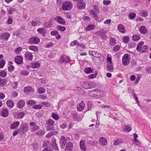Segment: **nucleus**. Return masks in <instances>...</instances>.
<instances>
[{
  "label": "nucleus",
  "instance_id": "33",
  "mask_svg": "<svg viewBox=\"0 0 151 151\" xmlns=\"http://www.w3.org/2000/svg\"><path fill=\"white\" fill-rule=\"evenodd\" d=\"M52 146L53 149L55 150H58L59 149L56 143V141L55 140L53 142L52 144Z\"/></svg>",
  "mask_w": 151,
  "mask_h": 151
},
{
  "label": "nucleus",
  "instance_id": "18",
  "mask_svg": "<svg viewBox=\"0 0 151 151\" xmlns=\"http://www.w3.org/2000/svg\"><path fill=\"white\" fill-rule=\"evenodd\" d=\"M17 104V107L19 109H21L24 106L25 102L24 100L22 99L18 102Z\"/></svg>",
  "mask_w": 151,
  "mask_h": 151
},
{
  "label": "nucleus",
  "instance_id": "28",
  "mask_svg": "<svg viewBox=\"0 0 151 151\" xmlns=\"http://www.w3.org/2000/svg\"><path fill=\"white\" fill-rule=\"evenodd\" d=\"M24 56L27 59L31 60L33 58V55L30 52H26L24 54Z\"/></svg>",
  "mask_w": 151,
  "mask_h": 151
},
{
  "label": "nucleus",
  "instance_id": "62",
  "mask_svg": "<svg viewBox=\"0 0 151 151\" xmlns=\"http://www.w3.org/2000/svg\"><path fill=\"white\" fill-rule=\"evenodd\" d=\"M41 104L42 105H45V106H46V107H50L51 104L48 102H45L43 101V102H42L41 103Z\"/></svg>",
  "mask_w": 151,
  "mask_h": 151
},
{
  "label": "nucleus",
  "instance_id": "53",
  "mask_svg": "<svg viewBox=\"0 0 151 151\" xmlns=\"http://www.w3.org/2000/svg\"><path fill=\"white\" fill-rule=\"evenodd\" d=\"M6 63V61L5 60H2L0 62V68H3Z\"/></svg>",
  "mask_w": 151,
  "mask_h": 151
},
{
  "label": "nucleus",
  "instance_id": "31",
  "mask_svg": "<svg viewBox=\"0 0 151 151\" xmlns=\"http://www.w3.org/2000/svg\"><path fill=\"white\" fill-rule=\"evenodd\" d=\"M137 50L141 53L146 52L148 50V48H136Z\"/></svg>",
  "mask_w": 151,
  "mask_h": 151
},
{
  "label": "nucleus",
  "instance_id": "16",
  "mask_svg": "<svg viewBox=\"0 0 151 151\" xmlns=\"http://www.w3.org/2000/svg\"><path fill=\"white\" fill-rule=\"evenodd\" d=\"M107 143V139L105 137H102L100 138L99 143L101 145L105 146L106 145Z\"/></svg>",
  "mask_w": 151,
  "mask_h": 151
},
{
  "label": "nucleus",
  "instance_id": "17",
  "mask_svg": "<svg viewBox=\"0 0 151 151\" xmlns=\"http://www.w3.org/2000/svg\"><path fill=\"white\" fill-rule=\"evenodd\" d=\"M89 55L91 56H94L96 57H99L101 56V54L99 52H98L96 51H89Z\"/></svg>",
  "mask_w": 151,
  "mask_h": 151
},
{
  "label": "nucleus",
  "instance_id": "29",
  "mask_svg": "<svg viewBox=\"0 0 151 151\" xmlns=\"http://www.w3.org/2000/svg\"><path fill=\"white\" fill-rule=\"evenodd\" d=\"M118 29L119 31L122 33L125 32V28L124 25L122 24H119L118 26Z\"/></svg>",
  "mask_w": 151,
  "mask_h": 151
},
{
  "label": "nucleus",
  "instance_id": "30",
  "mask_svg": "<svg viewBox=\"0 0 151 151\" xmlns=\"http://www.w3.org/2000/svg\"><path fill=\"white\" fill-rule=\"evenodd\" d=\"M25 115V114L24 112H21L16 113L15 116L16 118L18 119H22Z\"/></svg>",
  "mask_w": 151,
  "mask_h": 151
},
{
  "label": "nucleus",
  "instance_id": "23",
  "mask_svg": "<svg viewBox=\"0 0 151 151\" xmlns=\"http://www.w3.org/2000/svg\"><path fill=\"white\" fill-rule=\"evenodd\" d=\"M106 69L108 71H112L114 69L112 63H108L106 66Z\"/></svg>",
  "mask_w": 151,
  "mask_h": 151
},
{
  "label": "nucleus",
  "instance_id": "9",
  "mask_svg": "<svg viewBox=\"0 0 151 151\" xmlns=\"http://www.w3.org/2000/svg\"><path fill=\"white\" fill-rule=\"evenodd\" d=\"M23 58L22 56H17L15 58V62L18 65L22 64L23 63Z\"/></svg>",
  "mask_w": 151,
  "mask_h": 151
},
{
  "label": "nucleus",
  "instance_id": "24",
  "mask_svg": "<svg viewBox=\"0 0 151 151\" xmlns=\"http://www.w3.org/2000/svg\"><path fill=\"white\" fill-rule=\"evenodd\" d=\"M89 12L90 14L93 16V18L96 20H99V18L97 15V14L96 13V12H95L92 9L90 10L89 11Z\"/></svg>",
  "mask_w": 151,
  "mask_h": 151
},
{
  "label": "nucleus",
  "instance_id": "51",
  "mask_svg": "<svg viewBox=\"0 0 151 151\" xmlns=\"http://www.w3.org/2000/svg\"><path fill=\"white\" fill-rule=\"evenodd\" d=\"M34 109H40L42 108V106L41 105H36L33 106L32 107Z\"/></svg>",
  "mask_w": 151,
  "mask_h": 151
},
{
  "label": "nucleus",
  "instance_id": "37",
  "mask_svg": "<svg viewBox=\"0 0 151 151\" xmlns=\"http://www.w3.org/2000/svg\"><path fill=\"white\" fill-rule=\"evenodd\" d=\"M110 44L112 46L115 45L116 40L115 38L111 37L110 38Z\"/></svg>",
  "mask_w": 151,
  "mask_h": 151
},
{
  "label": "nucleus",
  "instance_id": "61",
  "mask_svg": "<svg viewBox=\"0 0 151 151\" xmlns=\"http://www.w3.org/2000/svg\"><path fill=\"white\" fill-rule=\"evenodd\" d=\"M50 143V142L49 141L46 140L44 141L43 142L42 147H45L48 146Z\"/></svg>",
  "mask_w": 151,
  "mask_h": 151
},
{
  "label": "nucleus",
  "instance_id": "22",
  "mask_svg": "<svg viewBox=\"0 0 151 151\" xmlns=\"http://www.w3.org/2000/svg\"><path fill=\"white\" fill-rule=\"evenodd\" d=\"M139 30L140 32L142 34H145L147 33L148 31L144 26H141L139 29Z\"/></svg>",
  "mask_w": 151,
  "mask_h": 151
},
{
  "label": "nucleus",
  "instance_id": "45",
  "mask_svg": "<svg viewBox=\"0 0 151 151\" xmlns=\"http://www.w3.org/2000/svg\"><path fill=\"white\" fill-rule=\"evenodd\" d=\"M45 91V89L42 87H40L38 89V93H43Z\"/></svg>",
  "mask_w": 151,
  "mask_h": 151
},
{
  "label": "nucleus",
  "instance_id": "19",
  "mask_svg": "<svg viewBox=\"0 0 151 151\" xmlns=\"http://www.w3.org/2000/svg\"><path fill=\"white\" fill-rule=\"evenodd\" d=\"M80 146L81 148L83 151H86V148L85 145V141L84 140H81L80 142Z\"/></svg>",
  "mask_w": 151,
  "mask_h": 151
},
{
  "label": "nucleus",
  "instance_id": "52",
  "mask_svg": "<svg viewBox=\"0 0 151 151\" xmlns=\"http://www.w3.org/2000/svg\"><path fill=\"white\" fill-rule=\"evenodd\" d=\"M7 75V73L4 70H2L0 71V76L3 77H6Z\"/></svg>",
  "mask_w": 151,
  "mask_h": 151
},
{
  "label": "nucleus",
  "instance_id": "35",
  "mask_svg": "<svg viewBox=\"0 0 151 151\" xmlns=\"http://www.w3.org/2000/svg\"><path fill=\"white\" fill-rule=\"evenodd\" d=\"M95 26L94 25L90 24L88 25L86 28V29L87 31H90L94 29Z\"/></svg>",
  "mask_w": 151,
  "mask_h": 151
},
{
  "label": "nucleus",
  "instance_id": "1",
  "mask_svg": "<svg viewBox=\"0 0 151 151\" xmlns=\"http://www.w3.org/2000/svg\"><path fill=\"white\" fill-rule=\"evenodd\" d=\"M90 94L93 96L97 97H103L105 96L104 92L101 90L98 89H94L90 92Z\"/></svg>",
  "mask_w": 151,
  "mask_h": 151
},
{
  "label": "nucleus",
  "instance_id": "47",
  "mask_svg": "<svg viewBox=\"0 0 151 151\" xmlns=\"http://www.w3.org/2000/svg\"><path fill=\"white\" fill-rule=\"evenodd\" d=\"M105 34L106 32H103L101 33L100 37L103 40H105L106 38V37L105 35Z\"/></svg>",
  "mask_w": 151,
  "mask_h": 151
},
{
  "label": "nucleus",
  "instance_id": "4",
  "mask_svg": "<svg viewBox=\"0 0 151 151\" xmlns=\"http://www.w3.org/2000/svg\"><path fill=\"white\" fill-rule=\"evenodd\" d=\"M130 60V55L128 53L125 54L122 58L123 64L125 66L128 65L129 63Z\"/></svg>",
  "mask_w": 151,
  "mask_h": 151
},
{
  "label": "nucleus",
  "instance_id": "15",
  "mask_svg": "<svg viewBox=\"0 0 151 151\" xmlns=\"http://www.w3.org/2000/svg\"><path fill=\"white\" fill-rule=\"evenodd\" d=\"M24 91L30 95L34 92V89L31 87L28 86L24 88Z\"/></svg>",
  "mask_w": 151,
  "mask_h": 151
},
{
  "label": "nucleus",
  "instance_id": "57",
  "mask_svg": "<svg viewBox=\"0 0 151 151\" xmlns=\"http://www.w3.org/2000/svg\"><path fill=\"white\" fill-rule=\"evenodd\" d=\"M14 67L12 65H10L8 68V70L9 72H12L14 70Z\"/></svg>",
  "mask_w": 151,
  "mask_h": 151
},
{
  "label": "nucleus",
  "instance_id": "12",
  "mask_svg": "<svg viewBox=\"0 0 151 151\" xmlns=\"http://www.w3.org/2000/svg\"><path fill=\"white\" fill-rule=\"evenodd\" d=\"M10 36V35L9 33L5 32L1 34L0 37L1 39H3L5 41H7Z\"/></svg>",
  "mask_w": 151,
  "mask_h": 151
},
{
  "label": "nucleus",
  "instance_id": "3",
  "mask_svg": "<svg viewBox=\"0 0 151 151\" xmlns=\"http://www.w3.org/2000/svg\"><path fill=\"white\" fill-rule=\"evenodd\" d=\"M73 6L72 2L70 1H66L63 3L62 8L64 11L70 10L72 9Z\"/></svg>",
  "mask_w": 151,
  "mask_h": 151
},
{
  "label": "nucleus",
  "instance_id": "56",
  "mask_svg": "<svg viewBox=\"0 0 151 151\" xmlns=\"http://www.w3.org/2000/svg\"><path fill=\"white\" fill-rule=\"evenodd\" d=\"M93 7L94 9L95 10L94 11L95 12H96L97 14H99L100 13V11L99 7L97 6L94 5Z\"/></svg>",
  "mask_w": 151,
  "mask_h": 151
},
{
  "label": "nucleus",
  "instance_id": "6",
  "mask_svg": "<svg viewBox=\"0 0 151 151\" xmlns=\"http://www.w3.org/2000/svg\"><path fill=\"white\" fill-rule=\"evenodd\" d=\"M0 114L1 116L4 117H6L9 115V111L7 108H2L1 109Z\"/></svg>",
  "mask_w": 151,
  "mask_h": 151
},
{
  "label": "nucleus",
  "instance_id": "34",
  "mask_svg": "<svg viewBox=\"0 0 151 151\" xmlns=\"http://www.w3.org/2000/svg\"><path fill=\"white\" fill-rule=\"evenodd\" d=\"M20 129L23 133L27 132L28 130V127L26 125H23L21 124L20 125Z\"/></svg>",
  "mask_w": 151,
  "mask_h": 151
},
{
  "label": "nucleus",
  "instance_id": "46",
  "mask_svg": "<svg viewBox=\"0 0 151 151\" xmlns=\"http://www.w3.org/2000/svg\"><path fill=\"white\" fill-rule=\"evenodd\" d=\"M52 118L55 120H58L59 119V117L56 114L52 113Z\"/></svg>",
  "mask_w": 151,
  "mask_h": 151
},
{
  "label": "nucleus",
  "instance_id": "44",
  "mask_svg": "<svg viewBox=\"0 0 151 151\" xmlns=\"http://www.w3.org/2000/svg\"><path fill=\"white\" fill-rule=\"evenodd\" d=\"M132 40L134 41H137L139 40L140 39L139 36L137 35H134L132 37Z\"/></svg>",
  "mask_w": 151,
  "mask_h": 151
},
{
  "label": "nucleus",
  "instance_id": "11",
  "mask_svg": "<svg viewBox=\"0 0 151 151\" xmlns=\"http://www.w3.org/2000/svg\"><path fill=\"white\" fill-rule=\"evenodd\" d=\"M55 20L60 24H65L66 23L65 20L60 16H57L55 18Z\"/></svg>",
  "mask_w": 151,
  "mask_h": 151
},
{
  "label": "nucleus",
  "instance_id": "63",
  "mask_svg": "<svg viewBox=\"0 0 151 151\" xmlns=\"http://www.w3.org/2000/svg\"><path fill=\"white\" fill-rule=\"evenodd\" d=\"M38 97L39 98H40L42 99H43V100L46 99L47 98V97L46 95H43V94L40 95Z\"/></svg>",
  "mask_w": 151,
  "mask_h": 151
},
{
  "label": "nucleus",
  "instance_id": "13",
  "mask_svg": "<svg viewBox=\"0 0 151 151\" xmlns=\"http://www.w3.org/2000/svg\"><path fill=\"white\" fill-rule=\"evenodd\" d=\"M85 104L83 101H82L80 104L77 106V109L78 111H82L84 108L85 106Z\"/></svg>",
  "mask_w": 151,
  "mask_h": 151
},
{
  "label": "nucleus",
  "instance_id": "7",
  "mask_svg": "<svg viewBox=\"0 0 151 151\" xmlns=\"http://www.w3.org/2000/svg\"><path fill=\"white\" fill-rule=\"evenodd\" d=\"M30 126L32 127L31 128V131L32 132H35L38 130L40 127L35 122H32L30 123Z\"/></svg>",
  "mask_w": 151,
  "mask_h": 151
},
{
  "label": "nucleus",
  "instance_id": "26",
  "mask_svg": "<svg viewBox=\"0 0 151 151\" xmlns=\"http://www.w3.org/2000/svg\"><path fill=\"white\" fill-rule=\"evenodd\" d=\"M37 31L39 33L41 34L43 36H44L46 33V30L44 28H39Z\"/></svg>",
  "mask_w": 151,
  "mask_h": 151
},
{
  "label": "nucleus",
  "instance_id": "49",
  "mask_svg": "<svg viewBox=\"0 0 151 151\" xmlns=\"http://www.w3.org/2000/svg\"><path fill=\"white\" fill-rule=\"evenodd\" d=\"M13 21V19L12 17L11 16H9L7 21V23L8 24H12Z\"/></svg>",
  "mask_w": 151,
  "mask_h": 151
},
{
  "label": "nucleus",
  "instance_id": "38",
  "mask_svg": "<svg viewBox=\"0 0 151 151\" xmlns=\"http://www.w3.org/2000/svg\"><path fill=\"white\" fill-rule=\"evenodd\" d=\"M52 20L51 19H50L47 23H46L44 24V25L46 28H50L51 27L52 25Z\"/></svg>",
  "mask_w": 151,
  "mask_h": 151
},
{
  "label": "nucleus",
  "instance_id": "21",
  "mask_svg": "<svg viewBox=\"0 0 151 151\" xmlns=\"http://www.w3.org/2000/svg\"><path fill=\"white\" fill-rule=\"evenodd\" d=\"M19 124L20 123L19 122L17 121L14 122L11 124L10 128L11 129H15L19 126Z\"/></svg>",
  "mask_w": 151,
  "mask_h": 151
},
{
  "label": "nucleus",
  "instance_id": "50",
  "mask_svg": "<svg viewBox=\"0 0 151 151\" xmlns=\"http://www.w3.org/2000/svg\"><path fill=\"white\" fill-rule=\"evenodd\" d=\"M36 104V101L34 100H29L27 102V104L31 106L35 105Z\"/></svg>",
  "mask_w": 151,
  "mask_h": 151
},
{
  "label": "nucleus",
  "instance_id": "64",
  "mask_svg": "<svg viewBox=\"0 0 151 151\" xmlns=\"http://www.w3.org/2000/svg\"><path fill=\"white\" fill-rule=\"evenodd\" d=\"M42 151H53V150L50 147H46Z\"/></svg>",
  "mask_w": 151,
  "mask_h": 151
},
{
  "label": "nucleus",
  "instance_id": "20",
  "mask_svg": "<svg viewBox=\"0 0 151 151\" xmlns=\"http://www.w3.org/2000/svg\"><path fill=\"white\" fill-rule=\"evenodd\" d=\"M73 144L71 142H68L66 145L65 148V151H72L73 149Z\"/></svg>",
  "mask_w": 151,
  "mask_h": 151
},
{
  "label": "nucleus",
  "instance_id": "8",
  "mask_svg": "<svg viewBox=\"0 0 151 151\" xmlns=\"http://www.w3.org/2000/svg\"><path fill=\"white\" fill-rule=\"evenodd\" d=\"M40 39L37 37H32L30 38L29 42L32 44H37L40 42Z\"/></svg>",
  "mask_w": 151,
  "mask_h": 151
},
{
  "label": "nucleus",
  "instance_id": "59",
  "mask_svg": "<svg viewBox=\"0 0 151 151\" xmlns=\"http://www.w3.org/2000/svg\"><path fill=\"white\" fill-rule=\"evenodd\" d=\"M40 64L38 62H36L35 63H34L32 65V68H36L39 67L40 66Z\"/></svg>",
  "mask_w": 151,
  "mask_h": 151
},
{
  "label": "nucleus",
  "instance_id": "27",
  "mask_svg": "<svg viewBox=\"0 0 151 151\" xmlns=\"http://www.w3.org/2000/svg\"><path fill=\"white\" fill-rule=\"evenodd\" d=\"M31 24L32 26L35 27L40 25L41 23L38 20L34 19L32 21Z\"/></svg>",
  "mask_w": 151,
  "mask_h": 151
},
{
  "label": "nucleus",
  "instance_id": "32",
  "mask_svg": "<svg viewBox=\"0 0 151 151\" xmlns=\"http://www.w3.org/2000/svg\"><path fill=\"white\" fill-rule=\"evenodd\" d=\"M7 10L8 11V13L9 14H12L13 12L16 10L15 8L11 7L9 6H8L7 7Z\"/></svg>",
  "mask_w": 151,
  "mask_h": 151
},
{
  "label": "nucleus",
  "instance_id": "60",
  "mask_svg": "<svg viewBox=\"0 0 151 151\" xmlns=\"http://www.w3.org/2000/svg\"><path fill=\"white\" fill-rule=\"evenodd\" d=\"M123 40L124 42L127 43L129 42V38L127 36H125L123 37Z\"/></svg>",
  "mask_w": 151,
  "mask_h": 151
},
{
  "label": "nucleus",
  "instance_id": "43",
  "mask_svg": "<svg viewBox=\"0 0 151 151\" xmlns=\"http://www.w3.org/2000/svg\"><path fill=\"white\" fill-rule=\"evenodd\" d=\"M57 29L59 31L63 32L66 30L65 27L62 26L60 25H58L57 26Z\"/></svg>",
  "mask_w": 151,
  "mask_h": 151
},
{
  "label": "nucleus",
  "instance_id": "42",
  "mask_svg": "<svg viewBox=\"0 0 151 151\" xmlns=\"http://www.w3.org/2000/svg\"><path fill=\"white\" fill-rule=\"evenodd\" d=\"M93 71V69L91 67L86 68L84 70V72L87 74L92 73Z\"/></svg>",
  "mask_w": 151,
  "mask_h": 151
},
{
  "label": "nucleus",
  "instance_id": "55",
  "mask_svg": "<svg viewBox=\"0 0 151 151\" xmlns=\"http://www.w3.org/2000/svg\"><path fill=\"white\" fill-rule=\"evenodd\" d=\"M132 128L129 125H126L125 127V130L127 132H129L132 130Z\"/></svg>",
  "mask_w": 151,
  "mask_h": 151
},
{
  "label": "nucleus",
  "instance_id": "54",
  "mask_svg": "<svg viewBox=\"0 0 151 151\" xmlns=\"http://www.w3.org/2000/svg\"><path fill=\"white\" fill-rule=\"evenodd\" d=\"M136 14L135 13H130L129 15V19H134L136 17Z\"/></svg>",
  "mask_w": 151,
  "mask_h": 151
},
{
  "label": "nucleus",
  "instance_id": "25",
  "mask_svg": "<svg viewBox=\"0 0 151 151\" xmlns=\"http://www.w3.org/2000/svg\"><path fill=\"white\" fill-rule=\"evenodd\" d=\"M8 107L10 109H12L14 106V104L12 100H9L6 102Z\"/></svg>",
  "mask_w": 151,
  "mask_h": 151
},
{
  "label": "nucleus",
  "instance_id": "36",
  "mask_svg": "<svg viewBox=\"0 0 151 151\" xmlns=\"http://www.w3.org/2000/svg\"><path fill=\"white\" fill-rule=\"evenodd\" d=\"M82 86L85 89H88L89 86L87 82H82L81 83Z\"/></svg>",
  "mask_w": 151,
  "mask_h": 151
},
{
  "label": "nucleus",
  "instance_id": "10",
  "mask_svg": "<svg viewBox=\"0 0 151 151\" xmlns=\"http://www.w3.org/2000/svg\"><path fill=\"white\" fill-rule=\"evenodd\" d=\"M66 143V140L65 137L64 136H62L61 137L60 143V147L62 149H63Z\"/></svg>",
  "mask_w": 151,
  "mask_h": 151
},
{
  "label": "nucleus",
  "instance_id": "39",
  "mask_svg": "<svg viewBox=\"0 0 151 151\" xmlns=\"http://www.w3.org/2000/svg\"><path fill=\"white\" fill-rule=\"evenodd\" d=\"M122 143V141L120 139H116L114 142V145L115 146L118 145Z\"/></svg>",
  "mask_w": 151,
  "mask_h": 151
},
{
  "label": "nucleus",
  "instance_id": "58",
  "mask_svg": "<svg viewBox=\"0 0 151 151\" xmlns=\"http://www.w3.org/2000/svg\"><path fill=\"white\" fill-rule=\"evenodd\" d=\"M44 134V131L42 130H40L37 132L36 133V134L37 135L42 136Z\"/></svg>",
  "mask_w": 151,
  "mask_h": 151
},
{
  "label": "nucleus",
  "instance_id": "40",
  "mask_svg": "<svg viewBox=\"0 0 151 151\" xmlns=\"http://www.w3.org/2000/svg\"><path fill=\"white\" fill-rule=\"evenodd\" d=\"M57 134V132L55 131H52L47 134L46 137H47L49 138L51 137L52 135H55Z\"/></svg>",
  "mask_w": 151,
  "mask_h": 151
},
{
  "label": "nucleus",
  "instance_id": "41",
  "mask_svg": "<svg viewBox=\"0 0 151 151\" xmlns=\"http://www.w3.org/2000/svg\"><path fill=\"white\" fill-rule=\"evenodd\" d=\"M7 81L6 79H2L0 82V86H4L5 85V84L7 83Z\"/></svg>",
  "mask_w": 151,
  "mask_h": 151
},
{
  "label": "nucleus",
  "instance_id": "14",
  "mask_svg": "<svg viewBox=\"0 0 151 151\" xmlns=\"http://www.w3.org/2000/svg\"><path fill=\"white\" fill-rule=\"evenodd\" d=\"M75 45L81 47H85L83 44H79V42L76 40H75L71 42L70 44V46L71 47L74 46Z\"/></svg>",
  "mask_w": 151,
  "mask_h": 151
},
{
  "label": "nucleus",
  "instance_id": "2",
  "mask_svg": "<svg viewBox=\"0 0 151 151\" xmlns=\"http://www.w3.org/2000/svg\"><path fill=\"white\" fill-rule=\"evenodd\" d=\"M55 121L52 119H50L46 122L47 125L48 127H46V130L48 131H50L52 130H54L55 127L53 126L55 125Z\"/></svg>",
  "mask_w": 151,
  "mask_h": 151
},
{
  "label": "nucleus",
  "instance_id": "5",
  "mask_svg": "<svg viewBox=\"0 0 151 151\" xmlns=\"http://www.w3.org/2000/svg\"><path fill=\"white\" fill-rule=\"evenodd\" d=\"M71 61V60L69 56L65 55H63L59 59V62L61 63H68Z\"/></svg>",
  "mask_w": 151,
  "mask_h": 151
},
{
  "label": "nucleus",
  "instance_id": "48",
  "mask_svg": "<svg viewBox=\"0 0 151 151\" xmlns=\"http://www.w3.org/2000/svg\"><path fill=\"white\" fill-rule=\"evenodd\" d=\"M55 54L56 52L55 51H53L49 54L48 56L49 58H52L54 57Z\"/></svg>",
  "mask_w": 151,
  "mask_h": 151
}]
</instances>
